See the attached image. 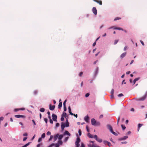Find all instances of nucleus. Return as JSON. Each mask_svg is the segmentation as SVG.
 Here are the masks:
<instances>
[{
	"mask_svg": "<svg viewBox=\"0 0 147 147\" xmlns=\"http://www.w3.org/2000/svg\"><path fill=\"white\" fill-rule=\"evenodd\" d=\"M83 74V72H80L79 74V76H80L81 77L82 76V74Z\"/></svg>",
	"mask_w": 147,
	"mask_h": 147,
	"instance_id": "nucleus-49",
	"label": "nucleus"
},
{
	"mask_svg": "<svg viewBox=\"0 0 147 147\" xmlns=\"http://www.w3.org/2000/svg\"><path fill=\"white\" fill-rule=\"evenodd\" d=\"M15 117L17 118H19L20 117H22L23 118H25L26 117L23 115H16L14 116Z\"/></svg>",
	"mask_w": 147,
	"mask_h": 147,
	"instance_id": "nucleus-5",
	"label": "nucleus"
},
{
	"mask_svg": "<svg viewBox=\"0 0 147 147\" xmlns=\"http://www.w3.org/2000/svg\"><path fill=\"white\" fill-rule=\"evenodd\" d=\"M128 138V137L127 136H125L123 137V138L120 139L119 140H123L126 139Z\"/></svg>",
	"mask_w": 147,
	"mask_h": 147,
	"instance_id": "nucleus-18",
	"label": "nucleus"
},
{
	"mask_svg": "<svg viewBox=\"0 0 147 147\" xmlns=\"http://www.w3.org/2000/svg\"><path fill=\"white\" fill-rule=\"evenodd\" d=\"M87 136L90 138H93V136L92 135L88 133V134Z\"/></svg>",
	"mask_w": 147,
	"mask_h": 147,
	"instance_id": "nucleus-25",
	"label": "nucleus"
},
{
	"mask_svg": "<svg viewBox=\"0 0 147 147\" xmlns=\"http://www.w3.org/2000/svg\"><path fill=\"white\" fill-rule=\"evenodd\" d=\"M93 138H95L96 140L98 138L97 136L96 135H95L93 136Z\"/></svg>",
	"mask_w": 147,
	"mask_h": 147,
	"instance_id": "nucleus-46",
	"label": "nucleus"
},
{
	"mask_svg": "<svg viewBox=\"0 0 147 147\" xmlns=\"http://www.w3.org/2000/svg\"><path fill=\"white\" fill-rule=\"evenodd\" d=\"M61 101V100L60 99L59 100V102L58 105V108L59 109H60L62 107V103L61 102H60Z\"/></svg>",
	"mask_w": 147,
	"mask_h": 147,
	"instance_id": "nucleus-14",
	"label": "nucleus"
},
{
	"mask_svg": "<svg viewBox=\"0 0 147 147\" xmlns=\"http://www.w3.org/2000/svg\"><path fill=\"white\" fill-rule=\"evenodd\" d=\"M68 109L69 110V111H71V108L70 106H69L68 107Z\"/></svg>",
	"mask_w": 147,
	"mask_h": 147,
	"instance_id": "nucleus-63",
	"label": "nucleus"
},
{
	"mask_svg": "<svg viewBox=\"0 0 147 147\" xmlns=\"http://www.w3.org/2000/svg\"><path fill=\"white\" fill-rule=\"evenodd\" d=\"M66 101H67V100H65V101L63 103V106H66L65 104H66Z\"/></svg>",
	"mask_w": 147,
	"mask_h": 147,
	"instance_id": "nucleus-42",
	"label": "nucleus"
},
{
	"mask_svg": "<svg viewBox=\"0 0 147 147\" xmlns=\"http://www.w3.org/2000/svg\"><path fill=\"white\" fill-rule=\"evenodd\" d=\"M108 129L110 130L111 132L113 130L112 127L110 125H107Z\"/></svg>",
	"mask_w": 147,
	"mask_h": 147,
	"instance_id": "nucleus-9",
	"label": "nucleus"
},
{
	"mask_svg": "<svg viewBox=\"0 0 147 147\" xmlns=\"http://www.w3.org/2000/svg\"><path fill=\"white\" fill-rule=\"evenodd\" d=\"M96 121L94 118H92L91 119V124L92 125H95Z\"/></svg>",
	"mask_w": 147,
	"mask_h": 147,
	"instance_id": "nucleus-7",
	"label": "nucleus"
},
{
	"mask_svg": "<svg viewBox=\"0 0 147 147\" xmlns=\"http://www.w3.org/2000/svg\"><path fill=\"white\" fill-rule=\"evenodd\" d=\"M63 135H60L59 136V135L58 136V139L59 140H61L63 138Z\"/></svg>",
	"mask_w": 147,
	"mask_h": 147,
	"instance_id": "nucleus-21",
	"label": "nucleus"
},
{
	"mask_svg": "<svg viewBox=\"0 0 147 147\" xmlns=\"http://www.w3.org/2000/svg\"><path fill=\"white\" fill-rule=\"evenodd\" d=\"M114 90L113 89H112L111 91V94H114Z\"/></svg>",
	"mask_w": 147,
	"mask_h": 147,
	"instance_id": "nucleus-40",
	"label": "nucleus"
},
{
	"mask_svg": "<svg viewBox=\"0 0 147 147\" xmlns=\"http://www.w3.org/2000/svg\"><path fill=\"white\" fill-rule=\"evenodd\" d=\"M142 125L140 123H139L138 125V128L139 129V128L141 127V126Z\"/></svg>",
	"mask_w": 147,
	"mask_h": 147,
	"instance_id": "nucleus-44",
	"label": "nucleus"
},
{
	"mask_svg": "<svg viewBox=\"0 0 147 147\" xmlns=\"http://www.w3.org/2000/svg\"><path fill=\"white\" fill-rule=\"evenodd\" d=\"M84 119L85 121L87 122H88L89 120V117L87 115L84 117Z\"/></svg>",
	"mask_w": 147,
	"mask_h": 147,
	"instance_id": "nucleus-15",
	"label": "nucleus"
},
{
	"mask_svg": "<svg viewBox=\"0 0 147 147\" xmlns=\"http://www.w3.org/2000/svg\"><path fill=\"white\" fill-rule=\"evenodd\" d=\"M50 122L51 123L53 124V121L51 119L50 120Z\"/></svg>",
	"mask_w": 147,
	"mask_h": 147,
	"instance_id": "nucleus-60",
	"label": "nucleus"
},
{
	"mask_svg": "<svg viewBox=\"0 0 147 147\" xmlns=\"http://www.w3.org/2000/svg\"><path fill=\"white\" fill-rule=\"evenodd\" d=\"M45 136V134L44 133H43L41 136V138H44Z\"/></svg>",
	"mask_w": 147,
	"mask_h": 147,
	"instance_id": "nucleus-35",
	"label": "nucleus"
},
{
	"mask_svg": "<svg viewBox=\"0 0 147 147\" xmlns=\"http://www.w3.org/2000/svg\"><path fill=\"white\" fill-rule=\"evenodd\" d=\"M69 113H70V115H74V114H73V113H72V112H71V111H69Z\"/></svg>",
	"mask_w": 147,
	"mask_h": 147,
	"instance_id": "nucleus-56",
	"label": "nucleus"
},
{
	"mask_svg": "<svg viewBox=\"0 0 147 147\" xmlns=\"http://www.w3.org/2000/svg\"><path fill=\"white\" fill-rule=\"evenodd\" d=\"M81 147H85L84 144L82 143H81Z\"/></svg>",
	"mask_w": 147,
	"mask_h": 147,
	"instance_id": "nucleus-52",
	"label": "nucleus"
},
{
	"mask_svg": "<svg viewBox=\"0 0 147 147\" xmlns=\"http://www.w3.org/2000/svg\"><path fill=\"white\" fill-rule=\"evenodd\" d=\"M121 127L123 130H124L126 128V127L125 125H121Z\"/></svg>",
	"mask_w": 147,
	"mask_h": 147,
	"instance_id": "nucleus-29",
	"label": "nucleus"
},
{
	"mask_svg": "<svg viewBox=\"0 0 147 147\" xmlns=\"http://www.w3.org/2000/svg\"><path fill=\"white\" fill-rule=\"evenodd\" d=\"M44 120L45 121V122H46V123H47V122H48L47 119V118H45L44 119Z\"/></svg>",
	"mask_w": 147,
	"mask_h": 147,
	"instance_id": "nucleus-45",
	"label": "nucleus"
},
{
	"mask_svg": "<svg viewBox=\"0 0 147 147\" xmlns=\"http://www.w3.org/2000/svg\"><path fill=\"white\" fill-rule=\"evenodd\" d=\"M38 92V91L37 90H35L34 91L33 93L34 95H36Z\"/></svg>",
	"mask_w": 147,
	"mask_h": 147,
	"instance_id": "nucleus-30",
	"label": "nucleus"
},
{
	"mask_svg": "<svg viewBox=\"0 0 147 147\" xmlns=\"http://www.w3.org/2000/svg\"><path fill=\"white\" fill-rule=\"evenodd\" d=\"M65 125L66 127H68L69 126V122L66 123Z\"/></svg>",
	"mask_w": 147,
	"mask_h": 147,
	"instance_id": "nucleus-34",
	"label": "nucleus"
},
{
	"mask_svg": "<svg viewBox=\"0 0 147 147\" xmlns=\"http://www.w3.org/2000/svg\"><path fill=\"white\" fill-rule=\"evenodd\" d=\"M32 121L33 122V123H34V125H36V123L34 121V120L33 119L32 120Z\"/></svg>",
	"mask_w": 147,
	"mask_h": 147,
	"instance_id": "nucleus-57",
	"label": "nucleus"
},
{
	"mask_svg": "<svg viewBox=\"0 0 147 147\" xmlns=\"http://www.w3.org/2000/svg\"><path fill=\"white\" fill-rule=\"evenodd\" d=\"M121 19V18L119 17H116L114 20V21H116L117 20H119Z\"/></svg>",
	"mask_w": 147,
	"mask_h": 147,
	"instance_id": "nucleus-32",
	"label": "nucleus"
},
{
	"mask_svg": "<svg viewBox=\"0 0 147 147\" xmlns=\"http://www.w3.org/2000/svg\"><path fill=\"white\" fill-rule=\"evenodd\" d=\"M64 117H62L61 118V121H63L64 120Z\"/></svg>",
	"mask_w": 147,
	"mask_h": 147,
	"instance_id": "nucleus-51",
	"label": "nucleus"
},
{
	"mask_svg": "<svg viewBox=\"0 0 147 147\" xmlns=\"http://www.w3.org/2000/svg\"><path fill=\"white\" fill-rule=\"evenodd\" d=\"M104 143V144H107L109 146H111V144L109 142L107 141H103Z\"/></svg>",
	"mask_w": 147,
	"mask_h": 147,
	"instance_id": "nucleus-13",
	"label": "nucleus"
},
{
	"mask_svg": "<svg viewBox=\"0 0 147 147\" xmlns=\"http://www.w3.org/2000/svg\"><path fill=\"white\" fill-rule=\"evenodd\" d=\"M45 109L44 108H42L40 109V111L42 112H44L45 111Z\"/></svg>",
	"mask_w": 147,
	"mask_h": 147,
	"instance_id": "nucleus-28",
	"label": "nucleus"
},
{
	"mask_svg": "<svg viewBox=\"0 0 147 147\" xmlns=\"http://www.w3.org/2000/svg\"><path fill=\"white\" fill-rule=\"evenodd\" d=\"M53 138V136H51L50 137V138L49 139V141L51 140Z\"/></svg>",
	"mask_w": 147,
	"mask_h": 147,
	"instance_id": "nucleus-50",
	"label": "nucleus"
},
{
	"mask_svg": "<svg viewBox=\"0 0 147 147\" xmlns=\"http://www.w3.org/2000/svg\"><path fill=\"white\" fill-rule=\"evenodd\" d=\"M140 42H141V43H142V45L144 46V42L143 41H142L141 40H140Z\"/></svg>",
	"mask_w": 147,
	"mask_h": 147,
	"instance_id": "nucleus-62",
	"label": "nucleus"
},
{
	"mask_svg": "<svg viewBox=\"0 0 147 147\" xmlns=\"http://www.w3.org/2000/svg\"><path fill=\"white\" fill-rule=\"evenodd\" d=\"M62 117H64L65 118L67 117V114L66 113L63 112L61 115Z\"/></svg>",
	"mask_w": 147,
	"mask_h": 147,
	"instance_id": "nucleus-23",
	"label": "nucleus"
},
{
	"mask_svg": "<svg viewBox=\"0 0 147 147\" xmlns=\"http://www.w3.org/2000/svg\"><path fill=\"white\" fill-rule=\"evenodd\" d=\"M64 111H65L67 110V109L66 106H63Z\"/></svg>",
	"mask_w": 147,
	"mask_h": 147,
	"instance_id": "nucleus-53",
	"label": "nucleus"
},
{
	"mask_svg": "<svg viewBox=\"0 0 147 147\" xmlns=\"http://www.w3.org/2000/svg\"><path fill=\"white\" fill-rule=\"evenodd\" d=\"M94 1L98 3L99 5H102V1L101 0H93Z\"/></svg>",
	"mask_w": 147,
	"mask_h": 147,
	"instance_id": "nucleus-12",
	"label": "nucleus"
},
{
	"mask_svg": "<svg viewBox=\"0 0 147 147\" xmlns=\"http://www.w3.org/2000/svg\"><path fill=\"white\" fill-rule=\"evenodd\" d=\"M92 12L95 15H96L97 14V11L95 7H93L92 8Z\"/></svg>",
	"mask_w": 147,
	"mask_h": 147,
	"instance_id": "nucleus-8",
	"label": "nucleus"
},
{
	"mask_svg": "<svg viewBox=\"0 0 147 147\" xmlns=\"http://www.w3.org/2000/svg\"><path fill=\"white\" fill-rule=\"evenodd\" d=\"M78 133L80 136H81L82 134V131L80 129H79L78 130Z\"/></svg>",
	"mask_w": 147,
	"mask_h": 147,
	"instance_id": "nucleus-37",
	"label": "nucleus"
},
{
	"mask_svg": "<svg viewBox=\"0 0 147 147\" xmlns=\"http://www.w3.org/2000/svg\"><path fill=\"white\" fill-rule=\"evenodd\" d=\"M3 117H0V121H2V120H3Z\"/></svg>",
	"mask_w": 147,
	"mask_h": 147,
	"instance_id": "nucleus-54",
	"label": "nucleus"
},
{
	"mask_svg": "<svg viewBox=\"0 0 147 147\" xmlns=\"http://www.w3.org/2000/svg\"><path fill=\"white\" fill-rule=\"evenodd\" d=\"M55 105L51 106V104L49 105V109L51 111L55 109Z\"/></svg>",
	"mask_w": 147,
	"mask_h": 147,
	"instance_id": "nucleus-11",
	"label": "nucleus"
},
{
	"mask_svg": "<svg viewBox=\"0 0 147 147\" xmlns=\"http://www.w3.org/2000/svg\"><path fill=\"white\" fill-rule=\"evenodd\" d=\"M23 136H26L28 135L26 133H24L23 135Z\"/></svg>",
	"mask_w": 147,
	"mask_h": 147,
	"instance_id": "nucleus-61",
	"label": "nucleus"
},
{
	"mask_svg": "<svg viewBox=\"0 0 147 147\" xmlns=\"http://www.w3.org/2000/svg\"><path fill=\"white\" fill-rule=\"evenodd\" d=\"M59 136V134H57L56 135H55L54 137V139L55 141H56L58 137Z\"/></svg>",
	"mask_w": 147,
	"mask_h": 147,
	"instance_id": "nucleus-20",
	"label": "nucleus"
},
{
	"mask_svg": "<svg viewBox=\"0 0 147 147\" xmlns=\"http://www.w3.org/2000/svg\"><path fill=\"white\" fill-rule=\"evenodd\" d=\"M120 119V117H118L117 118V124L118 125H119V121Z\"/></svg>",
	"mask_w": 147,
	"mask_h": 147,
	"instance_id": "nucleus-33",
	"label": "nucleus"
},
{
	"mask_svg": "<svg viewBox=\"0 0 147 147\" xmlns=\"http://www.w3.org/2000/svg\"><path fill=\"white\" fill-rule=\"evenodd\" d=\"M64 135H68L69 136H70V135H71V134H70L69 133V132L67 131H65V132H64V134H63Z\"/></svg>",
	"mask_w": 147,
	"mask_h": 147,
	"instance_id": "nucleus-17",
	"label": "nucleus"
},
{
	"mask_svg": "<svg viewBox=\"0 0 147 147\" xmlns=\"http://www.w3.org/2000/svg\"><path fill=\"white\" fill-rule=\"evenodd\" d=\"M59 125V123H57L56 124V127H58Z\"/></svg>",
	"mask_w": 147,
	"mask_h": 147,
	"instance_id": "nucleus-55",
	"label": "nucleus"
},
{
	"mask_svg": "<svg viewBox=\"0 0 147 147\" xmlns=\"http://www.w3.org/2000/svg\"><path fill=\"white\" fill-rule=\"evenodd\" d=\"M65 127V124L63 122H62L61 125V127L62 130H64V128Z\"/></svg>",
	"mask_w": 147,
	"mask_h": 147,
	"instance_id": "nucleus-10",
	"label": "nucleus"
},
{
	"mask_svg": "<svg viewBox=\"0 0 147 147\" xmlns=\"http://www.w3.org/2000/svg\"><path fill=\"white\" fill-rule=\"evenodd\" d=\"M52 119L54 121H57V116L53 114L52 115Z\"/></svg>",
	"mask_w": 147,
	"mask_h": 147,
	"instance_id": "nucleus-3",
	"label": "nucleus"
},
{
	"mask_svg": "<svg viewBox=\"0 0 147 147\" xmlns=\"http://www.w3.org/2000/svg\"><path fill=\"white\" fill-rule=\"evenodd\" d=\"M98 142H101L102 141V140L100 139L97 138L96 140Z\"/></svg>",
	"mask_w": 147,
	"mask_h": 147,
	"instance_id": "nucleus-24",
	"label": "nucleus"
},
{
	"mask_svg": "<svg viewBox=\"0 0 147 147\" xmlns=\"http://www.w3.org/2000/svg\"><path fill=\"white\" fill-rule=\"evenodd\" d=\"M119 40H115V42H114V44L115 45L116 44L117 42H118Z\"/></svg>",
	"mask_w": 147,
	"mask_h": 147,
	"instance_id": "nucleus-47",
	"label": "nucleus"
},
{
	"mask_svg": "<svg viewBox=\"0 0 147 147\" xmlns=\"http://www.w3.org/2000/svg\"><path fill=\"white\" fill-rule=\"evenodd\" d=\"M30 143V142H28V143L24 146H22V147H26L28 146Z\"/></svg>",
	"mask_w": 147,
	"mask_h": 147,
	"instance_id": "nucleus-27",
	"label": "nucleus"
},
{
	"mask_svg": "<svg viewBox=\"0 0 147 147\" xmlns=\"http://www.w3.org/2000/svg\"><path fill=\"white\" fill-rule=\"evenodd\" d=\"M41 141H42L41 138H40L38 139V142H41Z\"/></svg>",
	"mask_w": 147,
	"mask_h": 147,
	"instance_id": "nucleus-59",
	"label": "nucleus"
},
{
	"mask_svg": "<svg viewBox=\"0 0 147 147\" xmlns=\"http://www.w3.org/2000/svg\"><path fill=\"white\" fill-rule=\"evenodd\" d=\"M126 52H125V53H123L121 55L120 57L121 59L123 58L124 57H125L126 56Z\"/></svg>",
	"mask_w": 147,
	"mask_h": 147,
	"instance_id": "nucleus-16",
	"label": "nucleus"
},
{
	"mask_svg": "<svg viewBox=\"0 0 147 147\" xmlns=\"http://www.w3.org/2000/svg\"><path fill=\"white\" fill-rule=\"evenodd\" d=\"M55 146V147H59V144H54L53 143L51 145H50L48 147H52L53 146Z\"/></svg>",
	"mask_w": 147,
	"mask_h": 147,
	"instance_id": "nucleus-6",
	"label": "nucleus"
},
{
	"mask_svg": "<svg viewBox=\"0 0 147 147\" xmlns=\"http://www.w3.org/2000/svg\"><path fill=\"white\" fill-rule=\"evenodd\" d=\"M68 139H69V137H66V138H65V139L64 141L65 142H66L67 140H68Z\"/></svg>",
	"mask_w": 147,
	"mask_h": 147,
	"instance_id": "nucleus-41",
	"label": "nucleus"
},
{
	"mask_svg": "<svg viewBox=\"0 0 147 147\" xmlns=\"http://www.w3.org/2000/svg\"><path fill=\"white\" fill-rule=\"evenodd\" d=\"M123 96V94L122 93H121V94H118V96L119 97H121V96Z\"/></svg>",
	"mask_w": 147,
	"mask_h": 147,
	"instance_id": "nucleus-38",
	"label": "nucleus"
},
{
	"mask_svg": "<svg viewBox=\"0 0 147 147\" xmlns=\"http://www.w3.org/2000/svg\"><path fill=\"white\" fill-rule=\"evenodd\" d=\"M114 29L115 30H121L122 31L123 30V28H117V27H115L114 28Z\"/></svg>",
	"mask_w": 147,
	"mask_h": 147,
	"instance_id": "nucleus-22",
	"label": "nucleus"
},
{
	"mask_svg": "<svg viewBox=\"0 0 147 147\" xmlns=\"http://www.w3.org/2000/svg\"><path fill=\"white\" fill-rule=\"evenodd\" d=\"M139 78H137L134 79L133 82V85H134L135 84L136 82L138 80H139Z\"/></svg>",
	"mask_w": 147,
	"mask_h": 147,
	"instance_id": "nucleus-19",
	"label": "nucleus"
},
{
	"mask_svg": "<svg viewBox=\"0 0 147 147\" xmlns=\"http://www.w3.org/2000/svg\"><path fill=\"white\" fill-rule=\"evenodd\" d=\"M86 129H87V131L88 132H89V129L88 127V126L87 125L86 126Z\"/></svg>",
	"mask_w": 147,
	"mask_h": 147,
	"instance_id": "nucleus-58",
	"label": "nucleus"
},
{
	"mask_svg": "<svg viewBox=\"0 0 147 147\" xmlns=\"http://www.w3.org/2000/svg\"><path fill=\"white\" fill-rule=\"evenodd\" d=\"M127 49V46H125L124 48V51H125Z\"/></svg>",
	"mask_w": 147,
	"mask_h": 147,
	"instance_id": "nucleus-48",
	"label": "nucleus"
},
{
	"mask_svg": "<svg viewBox=\"0 0 147 147\" xmlns=\"http://www.w3.org/2000/svg\"><path fill=\"white\" fill-rule=\"evenodd\" d=\"M62 142L61 140H59L58 141V143L59 145H62Z\"/></svg>",
	"mask_w": 147,
	"mask_h": 147,
	"instance_id": "nucleus-26",
	"label": "nucleus"
},
{
	"mask_svg": "<svg viewBox=\"0 0 147 147\" xmlns=\"http://www.w3.org/2000/svg\"><path fill=\"white\" fill-rule=\"evenodd\" d=\"M100 125V122L96 121V123H95V125L99 126V125Z\"/></svg>",
	"mask_w": 147,
	"mask_h": 147,
	"instance_id": "nucleus-31",
	"label": "nucleus"
},
{
	"mask_svg": "<svg viewBox=\"0 0 147 147\" xmlns=\"http://www.w3.org/2000/svg\"><path fill=\"white\" fill-rule=\"evenodd\" d=\"M80 142V140L79 138H77V140L75 142L76 145V147H79L80 146L79 143Z\"/></svg>",
	"mask_w": 147,
	"mask_h": 147,
	"instance_id": "nucleus-1",
	"label": "nucleus"
},
{
	"mask_svg": "<svg viewBox=\"0 0 147 147\" xmlns=\"http://www.w3.org/2000/svg\"><path fill=\"white\" fill-rule=\"evenodd\" d=\"M147 96L146 94H145L142 97L139 98L137 99L139 101H143L146 98Z\"/></svg>",
	"mask_w": 147,
	"mask_h": 147,
	"instance_id": "nucleus-2",
	"label": "nucleus"
},
{
	"mask_svg": "<svg viewBox=\"0 0 147 147\" xmlns=\"http://www.w3.org/2000/svg\"><path fill=\"white\" fill-rule=\"evenodd\" d=\"M90 95V94L89 93H86L85 95V96L86 97H87L89 96Z\"/></svg>",
	"mask_w": 147,
	"mask_h": 147,
	"instance_id": "nucleus-39",
	"label": "nucleus"
},
{
	"mask_svg": "<svg viewBox=\"0 0 147 147\" xmlns=\"http://www.w3.org/2000/svg\"><path fill=\"white\" fill-rule=\"evenodd\" d=\"M103 117V115H100L99 117V118L100 119L102 118Z\"/></svg>",
	"mask_w": 147,
	"mask_h": 147,
	"instance_id": "nucleus-64",
	"label": "nucleus"
},
{
	"mask_svg": "<svg viewBox=\"0 0 147 147\" xmlns=\"http://www.w3.org/2000/svg\"><path fill=\"white\" fill-rule=\"evenodd\" d=\"M47 134L48 136H49L51 135V132L50 131H48L47 132Z\"/></svg>",
	"mask_w": 147,
	"mask_h": 147,
	"instance_id": "nucleus-43",
	"label": "nucleus"
},
{
	"mask_svg": "<svg viewBox=\"0 0 147 147\" xmlns=\"http://www.w3.org/2000/svg\"><path fill=\"white\" fill-rule=\"evenodd\" d=\"M111 133H112L113 134H114V135H115L116 136H117V133H116L115 132H114L113 130L112 131H111Z\"/></svg>",
	"mask_w": 147,
	"mask_h": 147,
	"instance_id": "nucleus-36",
	"label": "nucleus"
},
{
	"mask_svg": "<svg viewBox=\"0 0 147 147\" xmlns=\"http://www.w3.org/2000/svg\"><path fill=\"white\" fill-rule=\"evenodd\" d=\"M25 110V108H17L15 109H14V112H17L20 110L24 111Z\"/></svg>",
	"mask_w": 147,
	"mask_h": 147,
	"instance_id": "nucleus-4",
	"label": "nucleus"
}]
</instances>
